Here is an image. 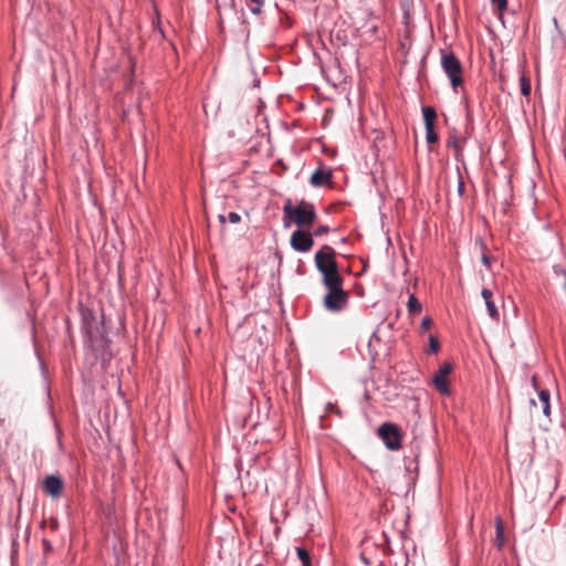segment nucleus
<instances>
[{"mask_svg": "<svg viewBox=\"0 0 566 566\" xmlns=\"http://www.w3.org/2000/svg\"><path fill=\"white\" fill-rule=\"evenodd\" d=\"M447 145H448V147L458 148L459 147V143H458L457 137L453 136V137L449 138Z\"/></svg>", "mask_w": 566, "mask_h": 566, "instance_id": "24", "label": "nucleus"}, {"mask_svg": "<svg viewBox=\"0 0 566 566\" xmlns=\"http://www.w3.org/2000/svg\"><path fill=\"white\" fill-rule=\"evenodd\" d=\"M228 219L231 223H238L240 222L241 220V217L239 213L237 212H230L229 216H228Z\"/></svg>", "mask_w": 566, "mask_h": 566, "instance_id": "22", "label": "nucleus"}, {"mask_svg": "<svg viewBox=\"0 0 566 566\" xmlns=\"http://www.w3.org/2000/svg\"><path fill=\"white\" fill-rule=\"evenodd\" d=\"M551 394L547 389H541L537 395V400L531 399V405L533 407L532 412L535 416L544 415L549 417L551 415V403H549Z\"/></svg>", "mask_w": 566, "mask_h": 566, "instance_id": "8", "label": "nucleus"}, {"mask_svg": "<svg viewBox=\"0 0 566 566\" xmlns=\"http://www.w3.org/2000/svg\"><path fill=\"white\" fill-rule=\"evenodd\" d=\"M219 221H220L221 223H226V217H224L223 214H220V216H219Z\"/></svg>", "mask_w": 566, "mask_h": 566, "instance_id": "28", "label": "nucleus"}, {"mask_svg": "<svg viewBox=\"0 0 566 566\" xmlns=\"http://www.w3.org/2000/svg\"><path fill=\"white\" fill-rule=\"evenodd\" d=\"M57 525H59V523H57V521L55 518H52L50 521V527H51L52 531H55L57 528Z\"/></svg>", "mask_w": 566, "mask_h": 566, "instance_id": "27", "label": "nucleus"}, {"mask_svg": "<svg viewBox=\"0 0 566 566\" xmlns=\"http://www.w3.org/2000/svg\"><path fill=\"white\" fill-rule=\"evenodd\" d=\"M291 247L297 252H308L313 244L314 240L310 232L304 230H295L290 240Z\"/></svg>", "mask_w": 566, "mask_h": 566, "instance_id": "6", "label": "nucleus"}, {"mask_svg": "<svg viewBox=\"0 0 566 566\" xmlns=\"http://www.w3.org/2000/svg\"><path fill=\"white\" fill-rule=\"evenodd\" d=\"M283 216L285 227H289L292 221L297 227L304 228L312 226L316 220L314 206L304 200H302L297 206H293L292 201L287 200L283 207Z\"/></svg>", "mask_w": 566, "mask_h": 566, "instance_id": "1", "label": "nucleus"}, {"mask_svg": "<svg viewBox=\"0 0 566 566\" xmlns=\"http://www.w3.org/2000/svg\"><path fill=\"white\" fill-rule=\"evenodd\" d=\"M245 4L253 14H260L264 0H245Z\"/></svg>", "mask_w": 566, "mask_h": 566, "instance_id": "15", "label": "nucleus"}, {"mask_svg": "<svg viewBox=\"0 0 566 566\" xmlns=\"http://www.w3.org/2000/svg\"><path fill=\"white\" fill-rule=\"evenodd\" d=\"M439 139L437 133L434 132V126H426V140L428 144H434Z\"/></svg>", "mask_w": 566, "mask_h": 566, "instance_id": "16", "label": "nucleus"}, {"mask_svg": "<svg viewBox=\"0 0 566 566\" xmlns=\"http://www.w3.org/2000/svg\"><path fill=\"white\" fill-rule=\"evenodd\" d=\"M481 295H482V297L485 301V305H486L488 313H489L490 317L493 318V319H499V311H497V307L495 306V304L493 302V293H492V291L489 290V289H483L481 291Z\"/></svg>", "mask_w": 566, "mask_h": 566, "instance_id": "11", "label": "nucleus"}, {"mask_svg": "<svg viewBox=\"0 0 566 566\" xmlns=\"http://www.w3.org/2000/svg\"><path fill=\"white\" fill-rule=\"evenodd\" d=\"M431 325H432V319L430 317H424L421 322L420 327L422 331H427L431 327Z\"/></svg>", "mask_w": 566, "mask_h": 566, "instance_id": "21", "label": "nucleus"}, {"mask_svg": "<svg viewBox=\"0 0 566 566\" xmlns=\"http://www.w3.org/2000/svg\"><path fill=\"white\" fill-rule=\"evenodd\" d=\"M297 557L300 558L302 566H312L311 555L310 553L303 548V547H296L295 548Z\"/></svg>", "mask_w": 566, "mask_h": 566, "instance_id": "14", "label": "nucleus"}, {"mask_svg": "<svg viewBox=\"0 0 566 566\" xmlns=\"http://www.w3.org/2000/svg\"><path fill=\"white\" fill-rule=\"evenodd\" d=\"M491 2L501 15L507 9V0H491Z\"/></svg>", "mask_w": 566, "mask_h": 566, "instance_id": "19", "label": "nucleus"}, {"mask_svg": "<svg viewBox=\"0 0 566 566\" xmlns=\"http://www.w3.org/2000/svg\"><path fill=\"white\" fill-rule=\"evenodd\" d=\"M407 307H408V313L410 315L419 314L421 312V310H422L421 304L418 301V298L415 296V294H411L409 296V300H408V303H407Z\"/></svg>", "mask_w": 566, "mask_h": 566, "instance_id": "13", "label": "nucleus"}, {"mask_svg": "<svg viewBox=\"0 0 566 566\" xmlns=\"http://www.w3.org/2000/svg\"><path fill=\"white\" fill-rule=\"evenodd\" d=\"M329 231V228L327 226H319L315 231H314V235L316 237H321L323 234H326L328 233Z\"/></svg>", "mask_w": 566, "mask_h": 566, "instance_id": "20", "label": "nucleus"}, {"mask_svg": "<svg viewBox=\"0 0 566 566\" xmlns=\"http://www.w3.org/2000/svg\"><path fill=\"white\" fill-rule=\"evenodd\" d=\"M335 255V250L329 245H324L315 254V265L323 274V284H333L336 280L343 279L338 273Z\"/></svg>", "mask_w": 566, "mask_h": 566, "instance_id": "2", "label": "nucleus"}, {"mask_svg": "<svg viewBox=\"0 0 566 566\" xmlns=\"http://www.w3.org/2000/svg\"><path fill=\"white\" fill-rule=\"evenodd\" d=\"M343 279L336 280L333 284H324L327 294L324 296V306L331 312L342 311L348 302V293L342 287Z\"/></svg>", "mask_w": 566, "mask_h": 566, "instance_id": "3", "label": "nucleus"}, {"mask_svg": "<svg viewBox=\"0 0 566 566\" xmlns=\"http://www.w3.org/2000/svg\"><path fill=\"white\" fill-rule=\"evenodd\" d=\"M532 382H533V386L536 387V377L535 376H533Z\"/></svg>", "mask_w": 566, "mask_h": 566, "instance_id": "29", "label": "nucleus"}, {"mask_svg": "<svg viewBox=\"0 0 566 566\" xmlns=\"http://www.w3.org/2000/svg\"><path fill=\"white\" fill-rule=\"evenodd\" d=\"M496 534H497V537H502V535H503V528H502V521L501 520H497V523H496Z\"/></svg>", "mask_w": 566, "mask_h": 566, "instance_id": "25", "label": "nucleus"}, {"mask_svg": "<svg viewBox=\"0 0 566 566\" xmlns=\"http://www.w3.org/2000/svg\"><path fill=\"white\" fill-rule=\"evenodd\" d=\"M42 544H43V547L45 548V551H48V552H49V551H51V549H52V545H51L50 541H48V539H43V541H42Z\"/></svg>", "mask_w": 566, "mask_h": 566, "instance_id": "26", "label": "nucleus"}, {"mask_svg": "<svg viewBox=\"0 0 566 566\" xmlns=\"http://www.w3.org/2000/svg\"><path fill=\"white\" fill-rule=\"evenodd\" d=\"M521 93L524 96H528L531 94V80L525 75L521 77Z\"/></svg>", "mask_w": 566, "mask_h": 566, "instance_id": "17", "label": "nucleus"}, {"mask_svg": "<svg viewBox=\"0 0 566 566\" xmlns=\"http://www.w3.org/2000/svg\"><path fill=\"white\" fill-rule=\"evenodd\" d=\"M378 433L388 449L398 450L401 447L402 434L396 424L385 422L379 427Z\"/></svg>", "mask_w": 566, "mask_h": 566, "instance_id": "5", "label": "nucleus"}, {"mask_svg": "<svg viewBox=\"0 0 566 566\" xmlns=\"http://www.w3.org/2000/svg\"><path fill=\"white\" fill-rule=\"evenodd\" d=\"M439 348H440V344H439L437 337L431 335L429 337V347L427 349V353L428 354L437 353L439 350Z\"/></svg>", "mask_w": 566, "mask_h": 566, "instance_id": "18", "label": "nucleus"}, {"mask_svg": "<svg viewBox=\"0 0 566 566\" xmlns=\"http://www.w3.org/2000/svg\"><path fill=\"white\" fill-rule=\"evenodd\" d=\"M452 369L453 366L451 363H444L432 378L436 389L442 395H449L448 376L451 374Z\"/></svg>", "mask_w": 566, "mask_h": 566, "instance_id": "7", "label": "nucleus"}, {"mask_svg": "<svg viewBox=\"0 0 566 566\" xmlns=\"http://www.w3.org/2000/svg\"><path fill=\"white\" fill-rule=\"evenodd\" d=\"M481 262L485 265V266H490L491 262H492V258L488 254V253H483L482 254V258H481Z\"/></svg>", "mask_w": 566, "mask_h": 566, "instance_id": "23", "label": "nucleus"}, {"mask_svg": "<svg viewBox=\"0 0 566 566\" xmlns=\"http://www.w3.org/2000/svg\"><path fill=\"white\" fill-rule=\"evenodd\" d=\"M43 490L46 494L57 497L62 493L63 481L59 476L49 475L43 482Z\"/></svg>", "mask_w": 566, "mask_h": 566, "instance_id": "9", "label": "nucleus"}, {"mask_svg": "<svg viewBox=\"0 0 566 566\" xmlns=\"http://www.w3.org/2000/svg\"><path fill=\"white\" fill-rule=\"evenodd\" d=\"M332 180V171L329 169H316L311 176V184L314 187L328 185Z\"/></svg>", "mask_w": 566, "mask_h": 566, "instance_id": "10", "label": "nucleus"}, {"mask_svg": "<svg viewBox=\"0 0 566 566\" xmlns=\"http://www.w3.org/2000/svg\"><path fill=\"white\" fill-rule=\"evenodd\" d=\"M441 66L444 73L450 78L453 88L462 85L463 83V67L460 60L451 51H441Z\"/></svg>", "mask_w": 566, "mask_h": 566, "instance_id": "4", "label": "nucleus"}, {"mask_svg": "<svg viewBox=\"0 0 566 566\" xmlns=\"http://www.w3.org/2000/svg\"><path fill=\"white\" fill-rule=\"evenodd\" d=\"M423 119H424V127L426 126H434L436 119H437V112L434 108L430 106H426L422 108Z\"/></svg>", "mask_w": 566, "mask_h": 566, "instance_id": "12", "label": "nucleus"}]
</instances>
